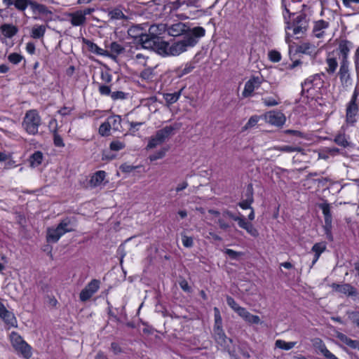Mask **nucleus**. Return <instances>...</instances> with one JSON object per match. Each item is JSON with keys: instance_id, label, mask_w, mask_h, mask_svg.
<instances>
[{"instance_id": "28", "label": "nucleus", "mask_w": 359, "mask_h": 359, "mask_svg": "<svg viewBox=\"0 0 359 359\" xmlns=\"http://www.w3.org/2000/svg\"><path fill=\"white\" fill-rule=\"evenodd\" d=\"M23 344L16 348L15 350L20 352L25 358L29 359L32 356L31 347L25 341Z\"/></svg>"}, {"instance_id": "37", "label": "nucleus", "mask_w": 359, "mask_h": 359, "mask_svg": "<svg viewBox=\"0 0 359 359\" xmlns=\"http://www.w3.org/2000/svg\"><path fill=\"white\" fill-rule=\"evenodd\" d=\"M326 62L328 66L327 68V72L329 74H333L338 66L337 60L334 57H328L326 60Z\"/></svg>"}, {"instance_id": "61", "label": "nucleus", "mask_w": 359, "mask_h": 359, "mask_svg": "<svg viewBox=\"0 0 359 359\" xmlns=\"http://www.w3.org/2000/svg\"><path fill=\"white\" fill-rule=\"evenodd\" d=\"M126 94L122 91H116V92H113L111 94V97L113 100H118V99L123 100L126 98Z\"/></svg>"}, {"instance_id": "9", "label": "nucleus", "mask_w": 359, "mask_h": 359, "mask_svg": "<svg viewBox=\"0 0 359 359\" xmlns=\"http://www.w3.org/2000/svg\"><path fill=\"white\" fill-rule=\"evenodd\" d=\"M320 208H321L323 213L325 217V231L327 235V237L329 240H332V236L331 234V228H332V215L330 213V205L327 203H322L320 205Z\"/></svg>"}, {"instance_id": "58", "label": "nucleus", "mask_w": 359, "mask_h": 359, "mask_svg": "<svg viewBox=\"0 0 359 359\" xmlns=\"http://www.w3.org/2000/svg\"><path fill=\"white\" fill-rule=\"evenodd\" d=\"M165 151L166 150L165 149H161L160 151H158V152H156V154H153V155H151L149 156V158L150 160L152 161H156L157 159H159V158H161L164 156L165 154Z\"/></svg>"}, {"instance_id": "18", "label": "nucleus", "mask_w": 359, "mask_h": 359, "mask_svg": "<svg viewBox=\"0 0 359 359\" xmlns=\"http://www.w3.org/2000/svg\"><path fill=\"white\" fill-rule=\"evenodd\" d=\"M166 46L165 47L164 53H158L161 55H177L180 53V41L176 40L170 42H165Z\"/></svg>"}, {"instance_id": "33", "label": "nucleus", "mask_w": 359, "mask_h": 359, "mask_svg": "<svg viewBox=\"0 0 359 359\" xmlns=\"http://www.w3.org/2000/svg\"><path fill=\"white\" fill-rule=\"evenodd\" d=\"M325 248H326L325 245L324 243H316L313 246L312 250L315 252V257H314V259L313 261V264H315L317 262V260L318 259L320 254L325 250Z\"/></svg>"}, {"instance_id": "3", "label": "nucleus", "mask_w": 359, "mask_h": 359, "mask_svg": "<svg viewBox=\"0 0 359 359\" xmlns=\"http://www.w3.org/2000/svg\"><path fill=\"white\" fill-rule=\"evenodd\" d=\"M74 230L71 219L67 217L62 219L57 227L47 229L46 240L48 243H56L65 233L71 232Z\"/></svg>"}, {"instance_id": "7", "label": "nucleus", "mask_w": 359, "mask_h": 359, "mask_svg": "<svg viewBox=\"0 0 359 359\" xmlns=\"http://www.w3.org/2000/svg\"><path fill=\"white\" fill-rule=\"evenodd\" d=\"M213 334L216 343L219 345L223 350L227 351L231 355H233L234 350L231 348L232 339L226 336L223 330H213Z\"/></svg>"}, {"instance_id": "62", "label": "nucleus", "mask_w": 359, "mask_h": 359, "mask_svg": "<svg viewBox=\"0 0 359 359\" xmlns=\"http://www.w3.org/2000/svg\"><path fill=\"white\" fill-rule=\"evenodd\" d=\"M349 318L353 320L354 323L359 327V313L353 311L349 313Z\"/></svg>"}, {"instance_id": "60", "label": "nucleus", "mask_w": 359, "mask_h": 359, "mask_svg": "<svg viewBox=\"0 0 359 359\" xmlns=\"http://www.w3.org/2000/svg\"><path fill=\"white\" fill-rule=\"evenodd\" d=\"M139 168L138 166L135 167L133 165H130L126 163H124L120 166V169L123 172H130L134 170L135 168Z\"/></svg>"}, {"instance_id": "47", "label": "nucleus", "mask_w": 359, "mask_h": 359, "mask_svg": "<svg viewBox=\"0 0 359 359\" xmlns=\"http://www.w3.org/2000/svg\"><path fill=\"white\" fill-rule=\"evenodd\" d=\"M111 129V123L104 122L102 123L99 128V133L102 136H107Z\"/></svg>"}, {"instance_id": "15", "label": "nucleus", "mask_w": 359, "mask_h": 359, "mask_svg": "<svg viewBox=\"0 0 359 359\" xmlns=\"http://www.w3.org/2000/svg\"><path fill=\"white\" fill-rule=\"evenodd\" d=\"M332 288L337 292L343 293L348 296H356L357 294L355 288L348 283H344L341 285L332 283Z\"/></svg>"}, {"instance_id": "8", "label": "nucleus", "mask_w": 359, "mask_h": 359, "mask_svg": "<svg viewBox=\"0 0 359 359\" xmlns=\"http://www.w3.org/2000/svg\"><path fill=\"white\" fill-rule=\"evenodd\" d=\"M100 280L97 279L92 280L80 293L81 301L86 302L99 289Z\"/></svg>"}, {"instance_id": "31", "label": "nucleus", "mask_w": 359, "mask_h": 359, "mask_svg": "<svg viewBox=\"0 0 359 359\" xmlns=\"http://www.w3.org/2000/svg\"><path fill=\"white\" fill-rule=\"evenodd\" d=\"M46 32V26H34L32 29L31 36L34 39H40L44 36Z\"/></svg>"}, {"instance_id": "32", "label": "nucleus", "mask_w": 359, "mask_h": 359, "mask_svg": "<svg viewBox=\"0 0 359 359\" xmlns=\"http://www.w3.org/2000/svg\"><path fill=\"white\" fill-rule=\"evenodd\" d=\"M110 50L111 52V54H109V56L111 57H115L116 55H120L121 53H123L124 48L117 42H112L110 44Z\"/></svg>"}, {"instance_id": "11", "label": "nucleus", "mask_w": 359, "mask_h": 359, "mask_svg": "<svg viewBox=\"0 0 359 359\" xmlns=\"http://www.w3.org/2000/svg\"><path fill=\"white\" fill-rule=\"evenodd\" d=\"M108 15L111 20H123L128 21L132 19L131 15H129V12L122 6L112 8L109 11Z\"/></svg>"}, {"instance_id": "23", "label": "nucleus", "mask_w": 359, "mask_h": 359, "mask_svg": "<svg viewBox=\"0 0 359 359\" xmlns=\"http://www.w3.org/2000/svg\"><path fill=\"white\" fill-rule=\"evenodd\" d=\"M238 225L242 229H244L245 230H246V231L252 236L257 237L259 236L258 231L254 227V226L251 223L247 222L245 220L244 217L243 218V219L241 221H240V223Z\"/></svg>"}, {"instance_id": "34", "label": "nucleus", "mask_w": 359, "mask_h": 359, "mask_svg": "<svg viewBox=\"0 0 359 359\" xmlns=\"http://www.w3.org/2000/svg\"><path fill=\"white\" fill-rule=\"evenodd\" d=\"M296 344L295 341L286 342L281 339L276 340L275 343L276 347L286 351L292 348Z\"/></svg>"}, {"instance_id": "6", "label": "nucleus", "mask_w": 359, "mask_h": 359, "mask_svg": "<svg viewBox=\"0 0 359 359\" xmlns=\"http://www.w3.org/2000/svg\"><path fill=\"white\" fill-rule=\"evenodd\" d=\"M94 11V8H86L83 10L68 13L66 14L67 20L74 27L84 26L87 22L86 15H90Z\"/></svg>"}, {"instance_id": "48", "label": "nucleus", "mask_w": 359, "mask_h": 359, "mask_svg": "<svg viewBox=\"0 0 359 359\" xmlns=\"http://www.w3.org/2000/svg\"><path fill=\"white\" fill-rule=\"evenodd\" d=\"M53 142L55 147H63L65 144L62 137L57 133V130H53Z\"/></svg>"}, {"instance_id": "12", "label": "nucleus", "mask_w": 359, "mask_h": 359, "mask_svg": "<svg viewBox=\"0 0 359 359\" xmlns=\"http://www.w3.org/2000/svg\"><path fill=\"white\" fill-rule=\"evenodd\" d=\"M262 83V79L258 76H253L248 80L245 85L243 91V96L248 97L252 95L253 91L257 88Z\"/></svg>"}, {"instance_id": "54", "label": "nucleus", "mask_w": 359, "mask_h": 359, "mask_svg": "<svg viewBox=\"0 0 359 359\" xmlns=\"http://www.w3.org/2000/svg\"><path fill=\"white\" fill-rule=\"evenodd\" d=\"M195 68V62H191L186 64L184 69L181 72V76L190 73Z\"/></svg>"}, {"instance_id": "52", "label": "nucleus", "mask_w": 359, "mask_h": 359, "mask_svg": "<svg viewBox=\"0 0 359 359\" xmlns=\"http://www.w3.org/2000/svg\"><path fill=\"white\" fill-rule=\"evenodd\" d=\"M223 215L224 217H229V218L232 219L233 220L237 222L238 224L240 223V221H241L243 218V216H242V215L236 216L233 213H232L231 212H230L229 210L224 211L223 213Z\"/></svg>"}, {"instance_id": "57", "label": "nucleus", "mask_w": 359, "mask_h": 359, "mask_svg": "<svg viewBox=\"0 0 359 359\" xmlns=\"http://www.w3.org/2000/svg\"><path fill=\"white\" fill-rule=\"evenodd\" d=\"M227 304L234 311H236L237 309H239L241 306L235 302V300L231 297H227L226 298Z\"/></svg>"}, {"instance_id": "56", "label": "nucleus", "mask_w": 359, "mask_h": 359, "mask_svg": "<svg viewBox=\"0 0 359 359\" xmlns=\"http://www.w3.org/2000/svg\"><path fill=\"white\" fill-rule=\"evenodd\" d=\"M245 321L252 324H259L260 323V318L258 316H255L249 313Z\"/></svg>"}, {"instance_id": "64", "label": "nucleus", "mask_w": 359, "mask_h": 359, "mask_svg": "<svg viewBox=\"0 0 359 359\" xmlns=\"http://www.w3.org/2000/svg\"><path fill=\"white\" fill-rule=\"evenodd\" d=\"M245 199L249 200V198H251L254 201L253 198V189L252 186L251 184H249L247 187L246 194H245Z\"/></svg>"}, {"instance_id": "17", "label": "nucleus", "mask_w": 359, "mask_h": 359, "mask_svg": "<svg viewBox=\"0 0 359 359\" xmlns=\"http://www.w3.org/2000/svg\"><path fill=\"white\" fill-rule=\"evenodd\" d=\"M128 34L131 38L137 40V43L140 44L143 47V42L141 40L142 36H146L142 32V28L140 25H136L130 27L128 30Z\"/></svg>"}, {"instance_id": "16", "label": "nucleus", "mask_w": 359, "mask_h": 359, "mask_svg": "<svg viewBox=\"0 0 359 359\" xmlns=\"http://www.w3.org/2000/svg\"><path fill=\"white\" fill-rule=\"evenodd\" d=\"M358 112V107L356 103L349 102L346 107V121L349 124H353L356 122V115Z\"/></svg>"}, {"instance_id": "40", "label": "nucleus", "mask_w": 359, "mask_h": 359, "mask_svg": "<svg viewBox=\"0 0 359 359\" xmlns=\"http://www.w3.org/2000/svg\"><path fill=\"white\" fill-rule=\"evenodd\" d=\"M350 42L347 41H341L339 45V50L340 53L342 54L344 59H346L347 55L350 50L349 45Z\"/></svg>"}, {"instance_id": "30", "label": "nucleus", "mask_w": 359, "mask_h": 359, "mask_svg": "<svg viewBox=\"0 0 359 359\" xmlns=\"http://www.w3.org/2000/svg\"><path fill=\"white\" fill-rule=\"evenodd\" d=\"M106 173L104 171H97L91 178L90 184L93 187L99 185L104 179Z\"/></svg>"}, {"instance_id": "59", "label": "nucleus", "mask_w": 359, "mask_h": 359, "mask_svg": "<svg viewBox=\"0 0 359 359\" xmlns=\"http://www.w3.org/2000/svg\"><path fill=\"white\" fill-rule=\"evenodd\" d=\"M225 253L231 259H236L240 255H241V252H238L234 251L231 249H226Z\"/></svg>"}, {"instance_id": "51", "label": "nucleus", "mask_w": 359, "mask_h": 359, "mask_svg": "<svg viewBox=\"0 0 359 359\" xmlns=\"http://www.w3.org/2000/svg\"><path fill=\"white\" fill-rule=\"evenodd\" d=\"M182 242L185 248H190L194 245V238L191 236H182Z\"/></svg>"}, {"instance_id": "63", "label": "nucleus", "mask_w": 359, "mask_h": 359, "mask_svg": "<svg viewBox=\"0 0 359 359\" xmlns=\"http://www.w3.org/2000/svg\"><path fill=\"white\" fill-rule=\"evenodd\" d=\"M241 318H243L245 320H246L248 314L250 312H248L245 308L240 307L239 309H237V311H236Z\"/></svg>"}, {"instance_id": "25", "label": "nucleus", "mask_w": 359, "mask_h": 359, "mask_svg": "<svg viewBox=\"0 0 359 359\" xmlns=\"http://www.w3.org/2000/svg\"><path fill=\"white\" fill-rule=\"evenodd\" d=\"M83 41L88 46L89 50L91 52L95 53L97 55H109L107 50H104L103 49L100 48L93 42L86 39H83Z\"/></svg>"}, {"instance_id": "21", "label": "nucleus", "mask_w": 359, "mask_h": 359, "mask_svg": "<svg viewBox=\"0 0 359 359\" xmlns=\"http://www.w3.org/2000/svg\"><path fill=\"white\" fill-rule=\"evenodd\" d=\"M337 338H338L341 342L344 343L350 348L353 349L359 350V341L358 340H353L348 338L346 335L343 333L338 332L336 335Z\"/></svg>"}, {"instance_id": "10", "label": "nucleus", "mask_w": 359, "mask_h": 359, "mask_svg": "<svg viewBox=\"0 0 359 359\" xmlns=\"http://www.w3.org/2000/svg\"><path fill=\"white\" fill-rule=\"evenodd\" d=\"M266 121L276 126H282L285 122V116L280 111H271L265 114Z\"/></svg>"}, {"instance_id": "29", "label": "nucleus", "mask_w": 359, "mask_h": 359, "mask_svg": "<svg viewBox=\"0 0 359 359\" xmlns=\"http://www.w3.org/2000/svg\"><path fill=\"white\" fill-rule=\"evenodd\" d=\"M43 160V154L41 151H35L29 158L30 165L33 168L39 165Z\"/></svg>"}, {"instance_id": "26", "label": "nucleus", "mask_w": 359, "mask_h": 359, "mask_svg": "<svg viewBox=\"0 0 359 359\" xmlns=\"http://www.w3.org/2000/svg\"><path fill=\"white\" fill-rule=\"evenodd\" d=\"M334 142L339 146H341L344 148L349 147L351 144L350 142L348 141V138L344 133H339L334 137Z\"/></svg>"}, {"instance_id": "19", "label": "nucleus", "mask_w": 359, "mask_h": 359, "mask_svg": "<svg viewBox=\"0 0 359 359\" xmlns=\"http://www.w3.org/2000/svg\"><path fill=\"white\" fill-rule=\"evenodd\" d=\"M329 26V23L325 20H320L315 22L313 32L317 38H321L324 36L325 29Z\"/></svg>"}, {"instance_id": "4", "label": "nucleus", "mask_w": 359, "mask_h": 359, "mask_svg": "<svg viewBox=\"0 0 359 359\" xmlns=\"http://www.w3.org/2000/svg\"><path fill=\"white\" fill-rule=\"evenodd\" d=\"M40 124L41 118L36 110H29L26 113L22 125L29 134H36Z\"/></svg>"}, {"instance_id": "44", "label": "nucleus", "mask_w": 359, "mask_h": 359, "mask_svg": "<svg viewBox=\"0 0 359 359\" xmlns=\"http://www.w3.org/2000/svg\"><path fill=\"white\" fill-rule=\"evenodd\" d=\"M262 101L264 104L267 107H273L279 104L280 100L278 95H276L275 97H266L263 98Z\"/></svg>"}, {"instance_id": "22", "label": "nucleus", "mask_w": 359, "mask_h": 359, "mask_svg": "<svg viewBox=\"0 0 359 359\" xmlns=\"http://www.w3.org/2000/svg\"><path fill=\"white\" fill-rule=\"evenodd\" d=\"M0 29L4 36L6 38L13 37L18 31L15 26L11 24H4L1 26Z\"/></svg>"}, {"instance_id": "20", "label": "nucleus", "mask_w": 359, "mask_h": 359, "mask_svg": "<svg viewBox=\"0 0 359 359\" xmlns=\"http://www.w3.org/2000/svg\"><path fill=\"white\" fill-rule=\"evenodd\" d=\"M297 51L309 55H316L317 53V47L310 42H304L297 47Z\"/></svg>"}, {"instance_id": "39", "label": "nucleus", "mask_w": 359, "mask_h": 359, "mask_svg": "<svg viewBox=\"0 0 359 359\" xmlns=\"http://www.w3.org/2000/svg\"><path fill=\"white\" fill-rule=\"evenodd\" d=\"M11 341L12 345L15 349L16 348H18L19 346H20L21 344H24L23 343L25 342V341L22 339V338L15 332L11 333Z\"/></svg>"}, {"instance_id": "41", "label": "nucleus", "mask_w": 359, "mask_h": 359, "mask_svg": "<svg viewBox=\"0 0 359 359\" xmlns=\"http://www.w3.org/2000/svg\"><path fill=\"white\" fill-rule=\"evenodd\" d=\"M214 311H215V325H214L213 330L222 329V320L220 312L217 307L214 308Z\"/></svg>"}, {"instance_id": "43", "label": "nucleus", "mask_w": 359, "mask_h": 359, "mask_svg": "<svg viewBox=\"0 0 359 359\" xmlns=\"http://www.w3.org/2000/svg\"><path fill=\"white\" fill-rule=\"evenodd\" d=\"M166 30L168 31L169 35L174 37H177L180 36V24L176 23L171 25L168 27H166Z\"/></svg>"}, {"instance_id": "27", "label": "nucleus", "mask_w": 359, "mask_h": 359, "mask_svg": "<svg viewBox=\"0 0 359 359\" xmlns=\"http://www.w3.org/2000/svg\"><path fill=\"white\" fill-rule=\"evenodd\" d=\"M0 318H2L4 320V322L8 325H10L13 327L16 325L17 320L14 314L7 309L2 314V316H0Z\"/></svg>"}, {"instance_id": "1", "label": "nucleus", "mask_w": 359, "mask_h": 359, "mask_svg": "<svg viewBox=\"0 0 359 359\" xmlns=\"http://www.w3.org/2000/svg\"><path fill=\"white\" fill-rule=\"evenodd\" d=\"M165 24H154L149 27V33L142 36V41L144 43L143 48L150 49L156 53H164L166 46L165 41L160 36L166 30Z\"/></svg>"}, {"instance_id": "35", "label": "nucleus", "mask_w": 359, "mask_h": 359, "mask_svg": "<svg viewBox=\"0 0 359 359\" xmlns=\"http://www.w3.org/2000/svg\"><path fill=\"white\" fill-rule=\"evenodd\" d=\"M339 76L342 82L346 83L349 79V74L348 66L345 62H343L339 69Z\"/></svg>"}, {"instance_id": "36", "label": "nucleus", "mask_w": 359, "mask_h": 359, "mask_svg": "<svg viewBox=\"0 0 359 359\" xmlns=\"http://www.w3.org/2000/svg\"><path fill=\"white\" fill-rule=\"evenodd\" d=\"M272 149L278 150V151H283V152H287V153L293 152V151L302 152V151H303L301 147H292V146H288V145H285V146H282V147H276L273 148Z\"/></svg>"}, {"instance_id": "55", "label": "nucleus", "mask_w": 359, "mask_h": 359, "mask_svg": "<svg viewBox=\"0 0 359 359\" xmlns=\"http://www.w3.org/2000/svg\"><path fill=\"white\" fill-rule=\"evenodd\" d=\"M253 203V200H252L251 198H249V200H243L242 201H241L239 203H238V205L242 208V209H252L253 208L251 205L252 203Z\"/></svg>"}, {"instance_id": "24", "label": "nucleus", "mask_w": 359, "mask_h": 359, "mask_svg": "<svg viewBox=\"0 0 359 359\" xmlns=\"http://www.w3.org/2000/svg\"><path fill=\"white\" fill-rule=\"evenodd\" d=\"M30 8L34 13H39L43 15L51 13V12L48 9V8L45 5L39 4L34 1H32Z\"/></svg>"}, {"instance_id": "2", "label": "nucleus", "mask_w": 359, "mask_h": 359, "mask_svg": "<svg viewBox=\"0 0 359 359\" xmlns=\"http://www.w3.org/2000/svg\"><path fill=\"white\" fill-rule=\"evenodd\" d=\"M185 25L181 27V52L187 50L188 47L194 46L198 39L205 35V29L201 27L185 29Z\"/></svg>"}, {"instance_id": "13", "label": "nucleus", "mask_w": 359, "mask_h": 359, "mask_svg": "<svg viewBox=\"0 0 359 359\" xmlns=\"http://www.w3.org/2000/svg\"><path fill=\"white\" fill-rule=\"evenodd\" d=\"M178 130V125L176 123L174 126H165L161 130L156 132L158 138L164 142L168 138L173 135Z\"/></svg>"}, {"instance_id": "5", "label": "nucleus", "mask_w": 359, "mask_h": 359, "mask_svg": "<svg viewBox=\"0 0 359 359\" xmlns=\"http://www.w3.org/2000/svg\"><path fill=\"white\" fill-rule=\"evenodd\" d=\"M308 22L304 15H298L292 25H288L286 29L287 38L290 36H297V38L301 37L306 31Z\"/></svg>"}, {"instance_id": "50", "label": "nucleus", "mask_w": 359, "mask_h": 359, "mask_svg": "<svg viewBox=\"0 0 359 359\" xmlns=\"http://www.w3.org/2000/svg\"><path fill=\"white\" fill-rule=\"evenodd\" d=\"M22 58L23 57L21 55L16 53H13L8 57V60L14 65L18 64L20 62H21Z\"/></svg>"}, {"instance_id": "53", "label": "nucleus", "mask_w": 359, "mask_h": 359, "mask_svg": "<svg viewBox=\"0 0 359 359\" xmlns=\"http://www.w3.org/2000/svg\"><path fill=\"white\" fill-rule=\"evenodd\" d=\"M269 59L274 62H279L281 59L280 53L276 50L270 51L269 53Z\"/></svg>"}, {"instance_id": "49", "label": "nucleus", "mask_w": 359, "mask_h": 359, "mask_svg": "<svg viewBox=\"0 0 359 359\" xmlns=\"http://www.w3.org/2000/svg\"><path fill=\"white\" fill-rule=\"evenodd\" d=\"M162 144V142L158 138L156 134L151 137L147 144V148L153 149Z\"/></svg>"}, {"instance_id": "46", "label": "nucleus", "mask_w": 359, "mask_h": 359, "mask_svg": "<svg viewBox=\"0 0 359 359\" xmlns=\"http://www.w3.org/2000/svg\"><path fill=\"white\" fill-rule=\"evenodd\" d=\"M121 116H114L110 117L107 122L111 123V128L112 127L114 130H117L121 125Z\"/></svg>"}, {"instance_id": "42", "label": "nucleus", "mask_w": 359, "mask_h": 359, "mask_svg": "<svg viewBox=\"0 0 359 359\" xmlns=\"http://www.w3.org/2000/svg\"><path fill=\"white\" fill-rule=\"evenodd\" d=\"M180 97V91L174 93H166L164 95V98L168 104H173L177 101Z\"/></svg>"}, {"instance_id": "45", "label": "nucleus", "mask_w": 359, "mask_h": 359, "mask_svg": "<svg viewBox=\"0 0 359 359\" xmlns=\"http://www.w3.org/2000/svg\"><path fill=\"white\" fill-rule=\"evenodd\" d=\"M259 118L260 117L258 116H251L248 120V123L243 128V130H246L255 126L257 122L259 121Z\"/></svg>"}, {"instance_id": "38", "label": "nucleus", "mask_w": 359, "mask_h": 359, "mask_svg": "<svg viewBox=\"0 0 359 359\" xmlns=\"http://www.w3.org/2000/svg\"><path fill=\"white\" fill-rule=\"evenodd\" d=\"M126 147V144L124 142L121 141L119 140H115L112 141L109 144V149L113 151H118L122 150Z\"/></svg>"}, {"instance_id": "14", "label": "nucleus", "mask_w": 359, "mask_h": 359, "mask_svg": "<svg viewBox=\"0 0 359 359\" xmlns=\"http://www.w3.org/2000/svg\"><path fill=\"white\" fill-rule=\"evenodd\" d=\"M7 8L13 6L18 11L24 12L28 6H31V0H2Z\"/></svg>"}]
</instances>
